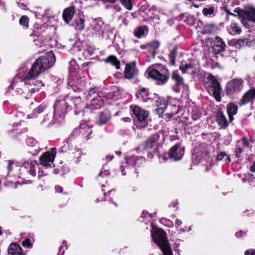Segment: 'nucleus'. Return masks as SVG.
Listing matches in <instances>:
<instances>
[{"instance_id": "obj_1", "label": "nucleus", "mask_w": 255, "mask_h": 255, "mask_svg": "<svg viewBox=\"0 0 255 255\" xmlns=\"http://www.w3.org/2000/svg\"><path fill=\"white\" fill-rule=\"evenodd\" d=\"M55 57L52 51L36 59L31 68L25 75L24 79L32 80L37 77L48 69L51 68L55 62Z\"/></svg>"}, {"instance_id": "obj_2", "label": "nucleus", "mask_w": 255, "mask_h": 255, "mask_svg": "<svg viewBox=\"0 0 255 255\" xmlns=\"http://www.w3.org/2000/svg\"><path fill=\"white\" fill-rule=\"evenodd\" d=\"M148 77L156 81L159 85H163L168 81L169 75V72L164 65L155 64L150 67L147 72Z\"/></svg>"}, {"instance_id": "obj_3", "label": "nucleus", "mask_w": 255, "mask_h": 255, "mask_svg": "<svg viewBox=\"0 0 255 255\" xmlns=\"http://www.w3.org/2000/svg\"><path fill=\"white\" fill-rule=\"evenodd\" d=\"M154 242L161 250L164 255H173L166 233L162 229H156L151 233Z\"/></svg>"}, {"instance_id": "obj_4", "label": "nucleus", "mask_w": 255, "mask_h": 255, "mask_svg": "<svg viewBox=\"0 0 255 255\" xmlns=\"http://www.w3.org/2000/svg\"><path fill=\"white\" fill-rule=\"evenodd\" d=\"M72 103L71 97L69 96L58 97L54 105V117L56 120H63L68 107Z\"/></svg>"}, {"instance_id": "obj_5", "label": "nucleus", "mask_w": 255, "mask_h": 255, "mask_svg": "<svg viewBox=\"0 0 255 255\" xmlns=\"http://www.w3.org/2000/svg\"><path fill=\"white\" fill-rule=\"evenodd\" d=\"M126 161L125 164L126 165H121L120 166V169L123 175H126V172H124L125 168H128L129 166L133 167L134 165L139 166L143 163L145 159L142 157H137L135 156H127L126 158Z\"/></svg>"}, {"instance_id": "obj_6", "label": "nucleus", "mask_w": 255, "mask_h": 255, "mask_svg": "<svg viewBox=\"0 0 255 255\" xmlns=\"http://www.w3.org/2000/svg\"><path fill=\"white\" fill-rule=\"evenodd\" d=\"M56 154V148H52L51 150L44 153L39 158L40 164L46 167L52 168L54 166L53 161Z\"/></svg>"}, {"instance_id": "obj_7", "label": "nucleus", "mask_w": 255, "mask_h": 255, "mask_svg": "<svg viewBox=\"0 0 255 255\" xmlns=\"http://www.w3.org/2000/svg\"><path fill=\"white\" fill-rule=\"evenodd\" d=\"M244 81L242 79H234L227 85V93L233 94L240 92L243 88Z\"/></svg>"}, {"instance_id": "obj_8", "label": "nucleus", "mask_w": 255, "mask_h": 255, "mask_svg": "<svg viewBox=\"0 0 255 255\" xmlns=\"http://www.w3.org/2000/svg\"><path fill=\"white\" fill-rule=\"evenodd\" d=\"M211 81V90L212 94L216 101L220 102L221 101L220 94L222 91L221 86L217 81L216 78L211 75L210 76Z\"/></svg>"}, {"instance_id": "obj_9", "label": "nucleus", "mask_w": 255, "mask_h": 255, "mask_svg": "<svg viewBox=\"0 0 255 255\" xmlns=\"http://www.w3.org/2000/svg\"><path fill=\"white\" fill-rule=\"evenodd\" d=\"M184 154V147L176 144L171 148L168 155L170 159L176 161L181 159Z\"/></svg>"}, {"instance_id": "obj_10", "label": "nucleus", "mask_w": 255, "mask_h": 255, "mask_svg": "<svg viewBox=\"0 0 255 255\" xmlns=\"http://www.w3.org/2000/svg\"><path fill=\"white\" fill-rule=\"evenodd\" d=\"M138 74V70L136 66L135 62L127 63L124 71L125 78L131 79L135 77Z\"/></svg>"}, {"instance_id": "obj_11", "label": "nucleus", "mask_w": 255, "mask_h": 255, "mask_svg": "<svg viewBox=\"0 0 255 255\" xmlns=\"http://www.w3.org/2000/svg\"><path fill=\"white\" fill-rule=\"evenodd\" d=\"M91 28L93 33L98 37H103L105 31V25L101 19L97 18L93 20Z\"/></svg>"}, {"instance_id": "obj_12", "label": "nucleus", "mask_w": 255, "mask_h": 255, "mask_svg": "<svg viewBox=\"0 0 255 255\" xmlns=\"http://www.w3.org/2000/svg\"><path fill=\"white\" fill-rule=\"evenodd\" d=\"M133 114L137 118L138 121L140 123H143L144 125L141 127H145L146 124V120L147 118L148 113L141 109L139 107L135 106L132 110Z\"/></svg>"}, {"instance_id": "obj_13", "label": "nucleus", "mask_w": 255, "mask_h": 255, "mask_svg": "<svg viewBox=\"0 0 255 255\" xmlns=\"http://www.w3.org/2000/svg\"><path fill=\"white\" fill-rule=\"evenodd\" d=\"M107 100V96H105L103 93H98L96 97H94L90 105L92 109L100 108Z\"/></svg>"}, {"instance_id": "obj_14", "label": "nucleus", "mask_w": 255, "mask_h": 255, "mask_svg": "<svg viewBox=\"0 0 255 255\" xmlns=\"http://www.w3.org/2000/svg\"><path fill=\"white\" fill-rule=\"evenodd\" d=\"M171 79L175 82V85L173 86V90L176 92H179L180 87L183 85V78L177 71H174L172 73Z\"/></svg>"}, {"instance_id": "obj_15", "label": "nucleus", "mask_w": 255, "mask_h": 255, "mask_svg": "<svg viewBox=\"0 0 255 255\" xmlns=\"http://www.w3.org/2000/svg\"><path fill=\"white\" fill-rule=\"evenodd\" d=\"M37 162L34 160L25 161L21 167V170L23 171L24 169L27 173L34 176L36 175L35 168Z\"/></svg>"}, {"instance_id": "obj_16", "label": "nucleus", "mask_w": 255, "mask_h": 255, "mask_svg": "<svg viewBox=\"0 0 255 255\" xmlns=\"http://www.w3.org/2000/svg\"><path fill=\"white\" fill-rule=\"evenodd\" d=\"M77 130L79 134H81L84 136L86 140H87L91 138L90 135L92 131L90 127L87 124L81 123L78 129H76L75 131Z\"/></svg>"}, {"instance_id": "obj_17", "label": "nucleus", "mask_w": 255, "mask_h": 255, "mask_svg": "<svg viewBox=\"0 0 255 255\" xmlns=\"http://www.w3.org/2000/svg\"><path fill=\"white\" fill-rule=\"evenodd\" d=\"M160 135L154 134L150 136L145 142V147L147 149L152 148L159 143Z\"/></svg>"}, {"instance_id": "obj_18", "label": "nucleus", "mask_w": 255, "mask_h": 255, "mask_svg": "<svg viewBox=\"0 0 255 255\" xmlns=\"http://www.w3.org/2000/svg\"><path fill=\"white\" fill-rule=\"evenodd\" d=\"M75 13V7L70 6L66 9L63 11L62 16L64 20L66 22L68 23L73 18V16Z\"/></svg>"}, {"instance_id": "obj_19", "label": "nucleus", "mask_w": 255, "mask_h": 255, "mask_svg": "<svg viewBox=\"0 0 255 255\" xmlns=\"http://www.w3.org/2000/svg\"><path fill=\"white\" fill-rule=\"evenodd\" d=\"M255 98V88L250 90L242 97L241 103L242 105H245L251 102Z\"/></svg>"}, {"instance_id": "obj_20", "label": "nucleus", "mask_w": 255, "mask_h": 255, "mask_svg": "<svg viewBox=\"0 0 255 255\" xmlns=\"http://www.w3.org/2000/svg\"><path fill=\"white\" fill-rule=\"evenodd\" d=\"M110 119L111 114L110 112L107 110H105L100 113L99 120L97 122V124L100 126H102L106 124Z\"/></svg>"}, {"instance_id": "obj_21", "label": "nucleus", "mask_w": 255, "mask_h": 255, "mask_svg": "<svg viewBox=\"0 0 255 255\" xmlns=\"http://www.w3.org/2000/svg\"><path fill=\"white\" fill-rule=\"evenodd\" d=\"M8 252L12 255H21L22 250L19 245L12 243L9 246Z\"/></svg>"}, {"instance_id": "obj_22", "label": "nucleus", "mask_w": 255, "mask_h": 255, "mask_svg": "<svg viewBox=\"0 0 255 255\" xmlns=\"http://www.w3.org/2000/svg\"><path fill=\"white\" fill-rule=\"evenodd\" d=\"M25 84H28V89L31 93H34L35 92H38L39 87L44 86L41 81L36 82V83H33V81L29 83H25Z\"/></svg>"}, {"instance_id": "obj_23", "label": "nucleus", "mask_w": 255, "mask_h": 255, "mask_svg": "<svg viewBox=\"0 0 255 255\" xmlns=\"http://www.w3.org/2000/svg\"><path fill=\"white\" fill-rule=\"evenodd\" d=\"M61 120H62L59 118L58 120H56L54 117V114L52 115V114H51L49 116L48 114H47L44 116V118L41 122V123L45 124L48 126H49L54 124L56 122H59Z\"/></svg>"}, {"instance_id": "obj_24", "label": "nucleus", "mask_w": 255, "mask_h": 255, "mask_svg": "<svg viewBox=\"0 0 255 255\" xmlns=\"http://www.w3.org/2000/svg\"><path fill=\"white\" fill-rule=\"evenodd\" d=\"M238 108V106L233 103L229 104L228 105L227 112L231 121L233 120V116L237 114Z\"/></svg>"}, {"instance_id": "obj_25", "label": "nucleus", "mask_w": 255, "mask_h": 255, "mask_svg": "<svg viewBox=\"0 0 255 255\" xmlns=\"http://www.w3.org/2000/svg\"><path fill=\"white\" fill-rule=\"evenodd\" d=\"M158 100L161 102L158 104V102L157 101V106L159 107L157 108L156 110L157 114L159 115V117L163 118V114L167 107L166 102L164 100L160 99H159Z\"/></svg>"}, {"instance_id": "obj_26", "label": "nucleus", "mask_w": 255, "mask_h": 255, "mask_svg": "<svg viewBox=\"0 0 255 255\" xmlns=\"http://www.w3.org/2000/svg\"><path fill=\"white\" fill-rule=\"evenodd\" d=\"M243 13L245 17H247V18H248V20L255 22V8H249L245 10Z\"/></svg>"}, {"instance_id": "obj_27", "label": "nucleus", "mask_w": 255, "mask_h": 255, "mask_svg": "<svg viewBox=\"0 0 255 255\" xmlns=\"http://www.w3.org/2000/svg\"><path fill=\"white\" fill-rule=\"evenodd\" d=\"M217 122L219 126L223 128H226L228 126V123L226 118L221 112L218 113L217 115Z\"/></svg>"}, {"instance_id": "obj_28", "label": "nucleus", "mask_w": 255, "mask_h": 255, "mask_svg": "<svg viewBox=\"0 0 255 255\" xmlns=\"http://www.w3.org/2000/svg\"><path fill=\"white\" fill-rule=\"evenodd\" d=\"M226 45L222 39L219 36H216L214 47H219L218 51H223L225 50Z\"/></svg>"}, {"instance_id": "obj_29", "label": "nucleus", "mask_w": 255, "mask_h": 255, "mask_svg": "<svg viewBox=\"0 0 255 255\" xmlns=\"http://www.w3.org/2000/svg\"><path fill=\"white\" fill-rule=\"evenodd\" d=\"M203 158V154L201 151H194L192 156L194 164H197L201 162Z\"/></svg>"}, {"instance_id": "obj_30", "label": "nucleus", "mask_w": 255, "mask_h": 255, "mask_svg": "<svg viewBox=\"0 0 255 255\" xmlns=\"http://www.w3.org/2000/svg\"><path fill=\"white\" fill-rule=\"evenodd\" d=\"M105 62L107 63H110L113 65L115 66L117 69H119L120 68V62L118 60L117 57L113 55L109 56L106 60Z\"/></svg>"}, {"instance_id": "obj_31", "label": "nucleus", "mask_w": 255, "mask_h": 255, "mask_svg": "<svg viewBox=\"0 0 255 255\" xmlns=\"http://www.w3.org/2000/svg\"><path fill=\"white\" fill-rule=\"evenodd\" d=\"M46 107H47L46 105H45V104H41L38 107L35 109L33 111V113L31 115H28L27 116V118L30 119V118H32L35 117L37 114H40V113H42V112H43Z\"/></svg>"}, {"instance_id": "obj_32", "label": "nucleus", "mask_w": 255, "mask_h": 255, "mask_svg": "<svg viewBox=\"0 0 255 255\" xmlns=\"http://www.w3.org/2000/svg\"><path fill=\"white\" fill-rule=\"evenodd\" d=\"M249 40L247 38L236 40L233 44L237 48H240L241 47L246 46L248 44Z\"/></svg>"}, {"instance_id": "obj_33", "label": "nucleus", "mask_w": 255, "mask_h": 255, "mask_svg": "<svg viewBox=\"0 0 255 255\" xmlns=\"http://www.w3.org/2000/svg\"><path fill=\"white\" fill-rule=\"evenodd\" d=\"M177 47L175 46L170 51L169 54L170 58V63L172 65H174L175 64V59L177 55Z\"/></svg>"}, {"instance_id": "obj_34", "label": "nucleus", "mask_w": 255, "mask_h": 255, "mask_svg": "<svg viewBox=\"0 0 255 255\" xmlns=\"http://www.w3.org/2000/svg\"><path fill=\"white\" fill-rule=\"evenodd\" d=\"M85 20L84 19L80 18L75 21L74 24L75 28L77 30L82 31L85 28Z\"/></svg>"}, {"instance_id": "obj_35", "label": "nucleus", "mask_w": 255, "mask_h": 255, "mask_svg": "<svg viewBox=\"0 0 255 255\" xmlns=\"http://www.w3.org/2000/svg\"><path fill=\"white\" fill-rule=\"evenodd\" d=\"M63 144L61 146L60 148V151L62 152H66L68 151L71 150L72 147L73 145H71V142H67L66 140H64L63 142Z\"/></svg>"}, {"instance_id": "obj_36", "label": "nucleus", "mask_w": 255, "mask_h": 255, "mask_svg": "<svg viewBox=\"0 0 255 255\" xmlns=\"http://www.w3.org/2000/svg\"><path fill=\"white\" fill-rule=\"evenodd\" d=\"M215 29V25L212 23H208L206 24L203 29V33H212Z\"/></svg>"}, {"instance_id": "obj_37", "label": "nucleus", "mask_w": 255, "mask_h": 255, "mask_svg": "<svg viewBox=\"0 0 255 255\" xmlns=\"http://www.w3.org/2000/svg\"><path fill=\"white\" fill-rule=\"evenodd\" d=\"M45 31L44 29H42V26L39 24H35L34 25V28L33 30L34 35L39 37L43 32Z\"/></svg>"}, {"instance_id": "obj_38", "label": "nucleus", "mask_w": 255, "mask_h": 255, "mask_svg": "<svg viewBox=\"0 0 255 255\" xmlns=\"http://www.w3.org/2000/svg\"><path fill=\"white\" fill-rule=\"evenodd\" d=\"M145 28L144 27L140 26L136 28L134 31V35L140 38L145 34Z\"/></svg>"}, {"instance_id": "obj_39", "label": "nucleus", "mask_w": 255, "mask_h": 255, "mask_svg": "<svg viewBox=\"0 0 255 255\" xmlns=\"http://www.w3.org/2000/svg\"><path fill=\"white\" fill-rule=\"evenodd\" d=\"M160 42L158 40H152L147 43V46H148L149 49H155L158 48L160 46Z\"/></svg>"}, {"instance_id": "obj_40", "label": "nucleus", "mask_w": 255, "mask_h": 255, "mask_svg": "<svg viewBox=\"0 0 255 255\" xmlns=\"http://www.w3.org/2000/svg\"><path fill=\"white\" fill-rule=\"evenodd\" d=\"M230 28L235 34H239L242 31L241 28L236 23H231Z\"/></svg>"}, {"instance_id": "obj_41", "label": "nucleus", "mask_w": 255, "mask_h": 255, "mask_svg": "<svg viewBox=\"0 0 255 255\" xmlns=\"http://www.w3.org/2000/svg\"><path fill=\"white\" fill-rule=\"evenodd\" d=\"M215 8L213 6L209 8L205 7L202 10V13L205 16L211 15L214 14Z\"/></svg>"}, {"instance_id": "obj_42", "label": "nucleus", "mask_w": 255, "mask_h": 255, "mask_svg": "<svg viewBox=\"0 0 255 255\" xmlns=\"http://www.w3.org/2000/svg\"><path fill=\"white\" fill-rule=\"evenodd\" d=\"M28 22L29 18L25 15L22 16L19 19V24L26 28H28Z\"/></svg>"}, {"instance_id": "obj_43", "label": "nucleus", "mask_w": 255, "mask_h": 255, "mask_svg": "<svg viewBox=\"0 0 255 255\" xmlns=\"http://www.w3.org/2000/svg\"><path fill=\"white\" fill-rule=\"evenodd\" d=\"M193 67V64L192 63H188L183 64H182L180 65V69L182 71L183 73H185L188 69H192Z\"/></svg>"}, {"instance_id": "obj_44", "label": "nucleus", "mask_w": 255, "mask_h": 255, "mask_svg": "<svg viewBox=\"0 0 255 255\" xmlns=\"http://www.w3.org/2000/svg\"><path fill=\"white\" fill-rule=\"evenodd\" d=\"M74 154V161L76 164H78L79 163V162L81 161V156L82 154V151L80 150H77L75 151V152H73Z\"/></svg>"}, {"instance_id": "obj_45", "label": "nucleus", "mask_w": 255, "mask_h": 255, "mask_svg": "<svg viewBox=\"0 0 255 255\" xmlns=\"http://www.w3.org/2000/svg\"><path fill=\"white\" fill-rule=\"evenodd\" d=\"M121 2L128 10H131L132 8L131 0H121Z\"/></svg>"}, {"instance_id": "obj_46", "label": "nucleus", "mask_w": 255, "mask_h": 255, "mask_svg": "<svg viewBox=\"0 0 255 255\" xmlns=\"http://www.w3.org/2000/svg\"><path fill=\"white\" fill-rule=\"evenodd\" d=\"M72 103H73L76 108H78V106L81 104V99L80 97H75L72 99Z\"/></svg>"}, {"instance_id": "obj_47", "label": "nucleus", "mask_w": 255, "mask_h": 255, "mask_svg": "<svg viewBox=\"0 0 255 255\" xmlns=\"http://www.w3.org/2000/svg\"><path fill=\"white\" fill-rule=\"evenodd\" d=\"M22 245L24 247H26L27 248H31L32 247V244L30 242V240L29 239H26L24 241L22 242Z\"/></svg>"}, {"instance_id": "obj_48", "label": "nucleus", "mask_w": 255, "mask_h": 255, "mask_svg": "<svg viewBox=\"0 0 255 255\" xmlns=\"http://www.w3.org/2000/svg\"><path fill=\"white\" fill-rule=\"evenodd\" d=\"M241 20L243 24L246 27L248 28L249 27V21H252L251 20H248V18H247V17H245L244 15L242 16V17L241 18Z\"/></svg>"}, {"instance_id": "obj_49", "label": "nucleus", "mask_w": 255, "mask_h": 255, "mask_svg": "<svg viewBox=\"0 0 255 255\" xmlns=\"http://www.w3.org/2000/svg\"><path fill=\"white\" fill-rule=\"evenodd\" d=\"M225 156H227V154L225 152H221L217 156V159L219 161L222 160Z\"/></svg>"}, {"instance_id": "obj_50", "label": "nucleus", "mask_w": 255, "mask_h": 255, "mask_svg": "<svg viewBox=\"0 0 255 255\" xmlns=\"http://www.w3.org/2000/svg\"><path fill=\"white\" fill-rule=\"evenodd\" d=\"M242 151H243L242 148H241V147H237L235 150L236 157L237 158L240 157V155H241V153L242 152Z\"/></svg>"}, {"instance_id": "obj_51", "label": "nucleus", "mask_w": 255, "mask_h": 255, "mask_svg": "<svg viewBox=\"0 0 255 255\" xmlns=\"http://www.w3.org/2000/svg\"><path fill=\"white\" fill-rule=\"evenodd\" d=\"M75 134V131H73L69 135V136L65 140L67 142H71L73 140V137Z\"/></svg>"}, {"instance_id": "obj_52", "label": "nucleus", "mask_w": 255, "mask_h": 255, "mask_svg": "<svg viewBox=\"0 0 255 255\" xmlns=\"http://www.w3.org/2000/svg\"><path fill=\"white\" fill-rule=\"evenodd\" d=\"M245 10H241L240 8L239 7H237V8H236L234 11L235 12H236L241 17V18L242 17V15H244V13L243 12Z\"/></svg>"}, {"instance_id": "obj_53", "label": "nucleus", "mask_w": 255, "mask_h": 255, "mask_svg": "<svg viewBox=\"0 0 255 255\" xmlns=\"http://www.w3.org/2000/svg\"><path fill=\"white\" fill-rule=\"evenodd\" d=\"M243 144L245 146L249 147V142L248 141V138L246 137H244L242 139Z\"/></svg>"}, {"instance_id": "obj_54", "label": "nucleus", "mask_w": 255, "mask_h": 255, "mask_svg": "<svg viewBox=\"0 0 255 255\" xmlns=\"http://www.w3.org/2000/svg\"><path fill=\"white\" fill-rule=\"evenodd\" d=\"M104 174L106 176H109L110 175V172L109 170H104V171H101L99 174V176H103V175Z\"/></svg>"}, {"instance_id": "obj_55", "label": "nucleus", "mask_w": 255, "mask_h": 255, "mask_svg": "<svg viewBox=\"0 0 255 255\" xmlns=\"http://www.w3.org/2000/svg\"><path fill=\"white\" fill-rule=\"evenodd\" d=\"M159 158L161 161L164 162L167 160V157L165 154L159 156Z\"/></svg>"}, {"instance_id": "obj_56", "label": "nucleus", "mask_w": 255, "mask_h": 255, "mask_svg": "<svg viewBox=\"0 0 255 255\" xmlns=\"http://www.w3.org/2000/svg\"><path fill=\"white\" fill-rule=\"evenodd\" d=\"M224 10H225V11L226 12V13L229 15H233L234 16H236L237 15L236 14H234L231 12H230L229 11V10L226 7H224L223 8Z\"/></svg>"}, {"instance_id": "obj_57", "label": "nucleus", "mask_w": 255, "mask_h": 255, "mask_svg": "<svg viewBox=\"0 0 255 255\" xmlns=\"http://www.w3.org/2000/svg\"><path fill=\"white\" fill-rule=\"evenodd\" d=\"M245 255H255V250L246 251L245 253Z\"/></svg>"}, {"instance_id": "obj_58", "label": "nucleus", "mask_w": 255, "mask_h": 255, "mask_svg": "<svg viewBox=\"0 0 255 255\" xmlns=\"http://www.w3.org/2000/svg\"><path fill=\"white\" fill-rule=\"evenodd\" d=\"M97 89L96 88H91L89 92L88 96L92 95L93 94H96V93H97Z\"/></svg>"}, {"instance_id": "obj_59", "label": "nucleus", "mask_w": 255, "mask_h": 255, "mask_svg": "<svg viewBox=\"0 0 255 255\" xmlns=\"http://www.w3.org/2000/svg\"><path fill=\"white\" fill-rule=\"evenodd\" d=\"M245 234H246L245 232H244L242 231H241L238 232L236 233V237L239 238V237H240L241 236L245 235Z\"/></svg>"}, {"instance_id": "obj_60", "label": "nucleus", "mask_w": 255, "mask_h": 255, "mask_svg": "<svg viewBox=\"0 0 255 255\" xmlns=\"http://www.w3.org/2000/svg\"><path fill=\"white\" fill-rule=\"evenodd\" d=\"M55 189L56 192L61 193L63 191V188L59 186H56L55 187Z\"/></svg>"}, {"instance_id": "obj_61", "label": "nucleus", "mask_w": 255, "mask_h": 255, "mask_svg": "<svg viewBox=\"0 0 255 255\" xmlns=\"http://www.w3.org/2000/svg\"><path fill=\"white\" fill-rule=\"evenodd\" d=\"M182 221L178 219H177L175 221V226L176 227H179L182 224Z\"/></svg>"}, {"instance_id": "obj_62", "label": "nucleus", "mask_w": 255, "mask_h": 255, "mask_svg": "<svg viewBox=\"0 0 255 255\" xmlns=\"http://www.w3.org/2000/svg\"><path fill=\"white\" fill-rule=\"evenodd\" d=\"M122 120L126 123H129L131 122V119L129 117L123 118Z\"/></svg>"}, {"instance_id": "obj_63", "label": "nucleus", "mask_w": 255, "mask_h": 255, "mask_svg": "<svg viewBox=\"0 0 255 255\" xmlns=\"http://www.w3.org/2000/svg\"><path fill=\"white\" fill-rule=\"evenodd\" d=\"M62 249H63V247H62V246H61L59 248V253H58V255H62L64 254V251Z\"/></svg>"}, {"instance_id": "obj_64", "label": "nucleus", "mask_w": 255, "mask_h": 255, "mask_svg": "<svg viewBox=\"0 0 255 255\" xmlns=\"http://www.w3.org/2000/svg\"><path fill=\"white\" fill-rule=\"evenodd\" d=\"M250 170L252 172H255V161L253 163V164L251 166Z\"/></svg>"}]
</instances>
